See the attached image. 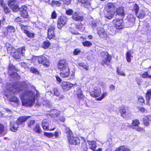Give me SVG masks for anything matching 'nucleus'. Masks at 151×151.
<instances>
[{"mask_svg": "<svg viewBox=\"0 0 151 151\" xmlns=\"http://www.w3.org/2000/svg\"><path fill=\"white\" fill-rule=\"evenodd\" d=\"M50 45V42L48 41H45L42 45L43 47L45 49L48 48Z\"/></svg>", "mask_w": 151, "mask_h": 151, "instance_id": "nucleus-45", "label": "nucleus"}, {"mask_svg": "<svg viewBox=\"0 0 151 151\" xmlns=\"http://www.w3.org/2000/svg\"><path fill=\"white\" fill-rule=\"evenodd\" d=\"M67 19L64 16L60 17L58 19L57 27L61 29L63 26L66 23Z\"/></svg>", "mask_w": 151, "mask_h": 151, "instance_id": "nucleus-8", "label": "nucleus"}, {"mask_svg": "<svg viewBox=\"0 0 151 151\" xmlns=\"http://www.w3.org/2000/svg\"><path fill=\"white\" fill-rule=\"evenodd\" d=\"M8 5L14 12L17 11L19 7L17 4V1L15 0H10L8 1Z\"/></svg>", "mask_w": 151, "mask_h": 151, "instance_id": "nucleus-7", "label": "nucleus"}, {"mask_svg": "<svg viewBox=\"0 0 151 151\" xmlns=\"http://www.w3.org/2000/svg\"><path fill=\"white\" fill-rule=\"evenodd\" d=\"M73 11L72 9H69L66 11L65 13L67 14L68 15H71L72 14L73 15Z\"/></svg>", "mask_w": 151, "mask_h": 151, "instance_id": "nucleus-54", "label": "nucleus"}, {"mask_svg": "<svg viewBox=\"0 0 151 151\" xmlns=\"http://www.w3.org/2000/svg\"><path fill=\"white\" fill-rule=\"evenodd\" d=\"M77 96L78 99H82L84 97L81 90L78 89L77 91Z\"/></svg>", "mask_w": 151, "mask_h": 151, "instance_id": "nucleus-38", "label": "nucleus"}, {"mask_svg": "<svg viewBox=\"0 0 151 151\" xmlns=\"http://www.w3.org/2000/svg\"><path fill=\"white\" fill-rule=\"evenodd\" d=\"M7 50L8 51H10V52H14L15 50L14 48L12 46L8 47L7 49Z\"/></svg>", "mask_w": 151, "mask_h": 151, "instance_id": "nucleus-57", "label": "nucleus"}, {"mask_svg": "<svg viewBox=\"0 0 151 151\" xmlns=\"http://www.w3.org/2000/svg\"><path fill=\"white\" fill-rule=\"evenodd\" d=\"M21 29L23 32L25 33L28 30L27 29L26 26L24 25L23 24H21Z\"/></svg>", "mask_w": 151, "mask_h": 151, "instance_id": "nucleus-53", "label": "nucleus"}, {"mask_svg": "<svg viewBox=\"0 0 151 151\" xmlns=\"http://www.w3.org/2000/svg\"><path fill=\"white\" fill-rule=\"evenodd\" d=\"M139 9V8L138 6L136 4H135L134 5L133 9L134 10L135 14L137 13L138 12Z\"/></svg>", "mask_w": 151, "mask_h": 151, "instance_id": "nucleus-52", "label": "nucleus"}, {"mask_svg": "<svg viewBox=\"0 0 151 151\" xmlns=\"http://www.w3.org/2000/svg\"><path fill=\"white\" fill-rule=\"evenodd\" d=\"M25 51V47H22L17 49V52H14L13 54H12L13 57L15 59H19L20 58L21 55L22 54V56L24 55V53Z\"/></svg>", "mask_w": 151, "mask_h": 151, "instance_id": "nucleus-5", "label": "nucleus"}, {"mask_svg": "<svg viewBox=\"0 0 151 151\" xmlns=\"http://www.w3.org/2000/svg\"><path fill=\"white\" fill-rule=\"evenodd\" d=\"M81 52V50L78 49H76L73 52V54L74 55H77Z\"/></svg>", "mask_w": 151, "mask_h": 151, "instance_id": "nucleus-58", "label": "nucleus"}, {"mask_svg": "<svg viewBox=\"0 0 151 151\" xmlns=\"http://www.w3.org/2000/svg\"><path fill=\"white\" fill-rule=\"evenodd\" d=\"M114 25L115 28L117 29H120L124 28L123 22V20L122 19H114L113 21Z\"/></svg>", "mask_w": 151, "mask_h": 151, "instance_id": "nucleus-6", "label": "nucleus"}, {"mask_svg": "<svg viewBox=\"0 0 151 151\" xmlns=\"http://www.w3.org/2000/svg\"><path fill=\"white\" fill-rule=\"evenodd\" d=\"M9 101L11 102H14L18 104L19 102L18 99L16 96H14L9 99Z\"/></svg>", "mask_w": 151, "mask_h": 151, "instance_id": "nucleus-41", "label": "nucleus"}, {"mask_svg": "<svg viewBox=\"0 0 151 151\" xmlns=\"http://www.w3.org/2000/svg\"><path fill=\"white\" fill-rule=\"evenodd\" d=\"M58 67V69L60 70L68 68V65L65 60H61L59 61Z\"/></svg>", "mask_w": 151, "mask_h": 151, "instance_id": "nucleus-11", "label": "nucleus"}, {"mask_svg": "<svg viewBox=\"0 0 151 151\" xmlns=\"http://www.w3.org/2000/svg\"><path fill=\"white\" fill-rule=\"evenodd\" d=\"M41 125L43 129L46 130H48L49 122L47 119H44L42 122Z\"/></svg>", "mask_w": 151, "mask_h": 151, "instance_id": "nucleus-24", "label": "nucleus"}, {"mask_svg": "<svg viewBox=\"0 0 151 151\" xmlns=\"http://www.w3.org/2000/svg\"><path fill=\"white\" fill-rule=\"evenodd\" d=\"M135 14L139 19L143 18L145 15L144 11L142 9H140Z\"/></svg>", "mask_w": 151, "mask_h": 151, "instance_id": "nucleus-27", "label": "nucleus"}, {"mask_svg": "<svg viewBox=\"0 0 151 151\" xmlns=\"http://www.w3.org/2000/svg\"><path fill=\"white\" fill-rule=\"evenodd\" d=\"M34 130L36 133L40 134L42 132V130L40 128V124H37L35 126L34 129Z\"/></svg>", "mask_w": 151, "mask_h": 151, "instance_id": "nucleus-34", "label": "nucleus"}, {"mask_svg": "<svg viewBox=\"0 0 151 151\" xmlns=\"http://www.w3.org/2000/svg\"><path fill=\"white\" fill-rule=\"evenodd\" d=\"M76 84H73L69 82L63 81L61 83V86L63 89L68 90L72 87L76 85Z\"/></svg>", "mask_w": 151, "mask_h": 151, "instance_id": "nucleus-9", "label": "nucleus"}, {"mask_svg": "<svg viewBox=\"0 0 151 151\" xmlns=\"http://www.w3.org/2000/svg\"><path fill=\"white\" fill-rule=\"evenodd\" d=\"M117 14L122 17H124L125 15V13L124 11L123 7L122 6L119 7L116 10Z\"/></svg>", "mask_w": 151, "mask_h": 151, "instance_id": "nucleus-29", "label": "nucleus"}, {"mask_svg": "<svg viewBox=\"0 0 151 151\" xmlns=\"http://www.w3.org/2000/svg\"><path fill=\"white\" fill-rule=\"evenodd\" d=\"M91 26L93 29L95 28L97 26V23L95 21L91 22Z\"/></svg>", "mask_w": 151, "mask_h": 151, "instance_id": "nucleus-62", "label": "nucleus"}, {"mask_svg": "<svg viewBox=\"0 0 151 151\" xmlns=\"http://www.w3.org/2000/svg\"><path fill=\"white\" fill-rule=\"evenodd\" d=\"M55 29L54 26H52L49 28L47 32V37L49 39H54L55 37Z\"/></svg>", "mask_w": 151, "mask_h": 151, "instance_id": "nucleus-12", "label": "nucleus"}, {"mask_svg": "<svg viewBox=\"0 0 151 151\" xmlns=\"http://www.w3.org/2000/svg\"><path fill=\"white\" fill-rule=\"evenodd\" d=\"M25 34L29 38H33L34 37L35 34L34 33L28 31L26 32Z\"/></svg>", "mask_w": 151, "mask_h": 151, "instance_id": "nucleus-44", "label": "nucleus"}, {"mask_svg": "<svg viewBox=\"0 0 151 151\" xmlns=\"http://www.w3.org/2000/svg\"><path fill=\"white\" fill-rule=\"evenodd\" d=\"M7 133V130L5 128L4 126L0 124V136H3L5 135Z\"/></svg>", "mask_w": 151, "mask_h": 151, "instance_id": "nucleus-28", "label": "nucleus"}, {"mask_svg": "<svg viewBox=\"0 0 151 151\" xmlns=\"http://www.w3.org/2000/svg\"><path fill=\"white\" fill-rule=\"evenodd\" d=\"M65 132L67 134V137L69 136H72L73 135V134L71 131L70 130L69 128L66 127L65 129Z\"/></svg>", "mask_w": 151, "mask_h": 151, "instance_id": "nucleus-42", "label": "nucleus"}, {"mask_svg": "<svg viewBox=\"0 0 151 151\" xmlns=\"http://www.w3.org/2000/svg\"><path fill=\"white\" fill-rule=\"evenodd\" d=\"M73 19L76 21L81 22L83 20V17L80 16L77 12H75L72 15Z\"/></svg>", "mask_w": 151, "mask_h": 151, "instance_id": "nucleus-22", "label": "nucleus"}, {"mask_svg": "<svg viewBox=\"0 0 151 151\" xmlns=\"http://www.w3.org/2000/svg\"><path fill=\"white\" fill-rule=\"evenodd\" d=\"M50 92L52 94V93H53L54 95L57 96H59L60 94L59 91L55 88H54L53 91H51Z\"/></svg>", "mask_w": 151, "mask_h": 151, "instance_id": "nucleus-40", "label": "nucleus"}, {"mask_svg": "<svg viewBox=\"0 0 151 151\" xmlns=\"http://www.w3.org/2000/svg\"><path fill=\"white\" fill-rule=\"evenodd\" d=\"M28 116H20L17 120L16 122L18 125H22L24 126V124L26 121V120L29 118Z\"/></svg>", "mask_w": 151, "mask_h": 151, "instance_id": "nucleus-18", "label": "nucleus"}, {"mask_svg": "<svg viewBox=\"0 0 151 151\" xmlns=\"http://www.w3.org/2000/svg\"><path fill=\"white\" fill-rule=\"evenodd\" d=\"M118 148L119 151H130L127 147L124 146H122Z\"/></svg>", "mask_w": 151, "mask_h": 151, "instance_id": "nucleus-46", "label": "nucleus"}, {"mask_svg": "<svg viewBox=\"0 0 151 151\" xmlns=\"http://www.w3.org/2000/svg\"><path fill=\"white\" fill-rule=\"evenodd\" d=\"M63 1L64 4L68 5L70 3L71 0H63Z\"/></svg>", "mask_w": 151, "mask_h": 151, "instance_id": "nucleus-64", "label": "nucleus"}, {"mask_svg": "<svg viewBox=\"0 0 151 151\" xmlns=\"http://www.w3.org/2000/svg\"><path fill=\"white\" fill-rule=\"evenodd\" d=\"M4 8V12L6 13H8L10 12V10L7 6H5L4 5V6H2Z\"/></svg>", "mask_w": 151, "mask_h": 151, "instance_id": "nucleus-59", "label": "nucleus"}, {"mask_svg": "<svg viewBox=\"0 0 151 151\" xmlns=\"http://www.w3.org/2000/svg\"><path fill=\"white\" fill-rule=\"evenodd\" d=\"M135 20L134 16L131 14H129L125 19V23L128 27H132L134 24Z\"/></svg>", "mask_w": 151, "mask_h": 151, "instance_id": "nucleus-4", "label": "nucleus"}, {"mask_svg": "<svg viewBox=\"0 0 151 151\" xmlns=\"http://www.w3.org/2000/svg\"><path fill=\"white\" fill-rule=\"evenodd\" d=\"M44 135L48 137L51 138L53 137L54 135L52 133H50L48 132H45L44 133Z\"/></svg>", "mask_w": 151, "mask_h": 151, "instance_id": "nucleus-48", "label": "nucleus"}, {"mask_svg": "<svg viewBox=\"0 0 151 151\" xmlns=\"http://www.w3.org/2000/svg\"><path fill=\"white\" fill-rule=\"evenodd\" d=\"M114 11H109L107 10L104 13L105 16L107 19H110L113 17L115 13Z\"/></svg>", "mask_w": 151, "mask_h": 151, "instance_id": "nucleus-23", "label": "nucleus"}, {"mask_svg": "<svg viewBox=\"0 0 151 151\" xmlns=\"http://www.w3.org/2000/svg\"><path fill=\"white\" fill-rule=\"evenodd\" d=\"M101 55L103 57L101 64L103 65H109L111 59V56L109 55L106 51H102L101 52Z\"/></svg>", "mask_w": 151, "mask_h": 151, "instance_id": "nucleus-2", "label": "nucleus"}, {"mask_svg": "<svg viewBox=\"0 0 151 151\" xmlns=\"http://www.w3.org/2000/svg\"><path fill=\"white\" fill-rule=\"evenodd\" d=\"M107 95V92H104L102 94V96L99 98L96 99L97 101H101Z\"/></svg>", "mask_w": 151, "mask_h": 151, "instance_id": "nucleus-49", "label": "nucleus"}, {"mask_svg": "<svg viewBox=\"0 0 151 151\" xmlns=\"http://www.w3.org/2000/svg\"><path fill=\"white\" fill-rule=\"evenodd\" d=\"M116 72L119 75H120L124 76H125L126 75L124 72L122 71H120L118 68H117Z\"/></svg>", "mask_w": 151, "mask_h": 151, "instance_id": "nucleus-50", "label": "nucleus"}, {"mask_svg": "<svg viewBox=\"0 0 151 151\" xmlns=\"http://www.w3.org/2000/svg\"><path fill=\"white\" fill-rule=\"evenodd\" d=\"M61 71L60 74V76L62 77H67L69 76L70 73L69 68L61 70Z\"/></svg>", "mask_w": 151, "mask_h": 151, "instance_id": "nucleus-21", "label": "nucleus"}, {"mask_svg": "<svg viewBox=\"0 0 151 151\" xmlns=\"http://www.w3.org/2000/svg\"><path fill=\"white\" fill-rule=\"evenodd\" d=\"M132 54V52L131 51H127L126 53V59L127 62H130L131 61V58L133 57L131 55Z\"/></svg>", "mask_w": 151, "mask_h": 151, "instance_id": "nucleus-32", "label": "nucleus"}, {"mask_svg": "<svg viewBox=\"0 0 151 151\" xmlns=\"http://www.w3.org/2000/svg\"><path fill=\"white\" fill-rule=\"evenodd\" d=\"M139 124V122L138 120L135 119L133 121L132 124L133 126H135V127L134 128L135 129L138 131H140L142 132H144L145 130L143 128H141L138 126Z\"/></svg>", "mask_w": 151, "mask_h": 151, "instance_id": "nucleus-15", "label": "nucleus"}, {"mask_svg": "<svg viewBox=\"0 0 151 151\" xmlns=\"http://www.w3.org/2000/svg\"><path fill=\"white\" fill-rule=\"evenodd\" d=\"M52 2L53 5H55L57 6H60L61 4V3L59 1H55L52 0Z\"/></svg>", "mask_w": 151, "mask_h": 151, "instance_id": "nucleus-61", "label": "nucleus"}, {"mask_svg": "<svg viewBox=\"0 0 151 151\" xmlns=\"http://www.w3.org/2000/svg\"><path fill=\"white\" fill-rule=\"evenodd\" d=\"M60 114V111L57 109H52L51 110L50 116L52 117H57Z\"/></svg>", "mask_w": 151, "mask_h": 151, "instance_id": "nucleus-25", "label": "nucleus"}, {"mask_svg": "<svg viewBox=\"0 0 151 151\" xmlns=\"http://www.w3.org/2000/svg\"><path fill=\"white\" fill-rule=\"evenodd\" d=\"M68 140L70 144L77 145L79 143L80 140L77 137H73V135L68 137Z\"/></svg>", "mask_w": 151, "mask_h": 151, "instance_id": "nucleus-10", "label": "nucleus"}, {"mask_svg": "<svg viewBox=\"0 0 151 151\" xmlns=\"http://www.w3.org/2000/svg\"><path fill=\"white\" fill-rule=\"evenodd\" d=\"M89 147L90 149L93 151H94L96 147V142L94 141L89 142Z\"/></svg>", "mask_w": 151, "mask_h": 151, "instance_id": "nucleus-30", "label": "nucleus"}, {"mask_svg": "<svg viewBox=\"0 0 151 151\" xmlns=\"http://www.w3.org/2000/svg\"><path fill=\"white\" fill-rule=\"evenodd\" d=\"M143 122L144 125L146 126H148L149 125L148 119L147 116H144L143 118Z\"/></svg>", "mask_w": 151, "mask_h": 151, "instance_id": "nucleus-37", "label": "nucleus"}, {"mask_svg": "<svg viewBox=\"0 0 151 151\" xmlns=\"http://www.w3.org/2000/svg\"><path fill=\"white\" fill-rule=\"evenodd\" d=\"M78 65L79 68L81 69L84 68L86 70H88V67L84 63H78Z\"/></svg>", "mask_w": 151, "mask_h": 151, "instance_id": "nucleus-36", "label": "nucleus"}, {"mask_svg": "<svg viewBox=\"0 0 151 151\" xmlns=\"http://www.w3.org/2000/svg\"><path fill=\"white\" fill-rule=\"evenodd\" d=\"M138 102L140 103V104H142L144 103V100L141 97H139L138 99Z\"/></svg>", "mask_w": 151, "mask_h": 151, "instance_id": "nucleus-60", "label": "nucleus"}, {"mask_svg": "<svg viewBox=\"0 0 151 151\" xmlns=\"http://www.w3.org/2000/svg\"><path fill=\"white\" fill-rule=\"evenodd\" d=\"M38 62L39 63L42 64L43 65L47 67L49 65V62L45 56H42L38 58Z\"/></svg>", "mask_w": 151, "mask_h": 151, "instance_id": "nucleus-13", "label": "nucleus"}, {"mask_svg": "<svg viewBox=\"0 0 151 151\" xmlns=\"http://www.w3.org/2000/svg\"><path fill=\"white\" fill-rule=\"evenodd\" d=\"M27 85L25 81L19 82L16 86L12 88L10 93L11 94L19 93L20 95L22 105L26 106L32 105L39 95V92L37 91L36 96L33 92L30 90H26Z\"/></svg>", "mask_w": 151, "mask_h": 151, "instance_id": "nucleus-1", "label": "nucleus"}, {"mask_svg": "<svg viewBox=\"0 0 151 151\" xmlns=\"http://www.w3.org/2000/svg\"><path fill=\"white\" fill-rule=\"evenodd\" d=\"M105 8L107 10L109 11H114V13H115L116 10L115 6L113 3H111L107 4L105 6Z\"/></svg>", "mask_w": 151, "mask_h": 151, "instance_id": "nucleus-17", "label": "nucleus"}, {"mask_svg": "<svg viewBox=\"0 0 151 151\" xmlns=\"http://www.w3.org/2000/svg\"><path fill=\"white\" fill-rule=\"evenodd\" d=\"M127 108L126 106H124L121 108L120 109L121 115L123 118H125L126 116L127 112H126V110Z\"/></svg>", "mask_w": 151, "mask_h": 151, "instance_id": "nucleus-35", "label": "nucleus"}, {"mask_svg": "<svg viewBox=\"0 0 151 151\" xmlns=\"http://www.w3.org/2000/svg\"><path fill=\"white\" fill-rule=\"evenodd\" d=\"M35 122L34 120H30L28 123V126L29 127H32L33 124Z\"/></svg>", "mask_w": 151, "mask_h": 151, "instance_id": "nucleus-51", "label": "nucleus"}, {"mask_svg": "<svg viewBox=\"0 0 151 151\" xmlns=\"http://www.w3.org/2000/svg\"><path fill=\"white\" fill-rule=\"evenodd\" d=\"M8 68V73L9 75L11 76L12 77H15L17 79L20 78V76L16 72V71H18V69L14 65L9 64Z\"/></svg>", "mask_w": 151, "mask_h": 151, "instance_id": "nucleus-3", "label": "nucleus"}, {"mask_svg": "<svg viewBox=\"0 0 151 151\" xmlns=\"http://www.w3.org/2000/svg\"><path fill=\"white\" fill-rule=\"evenodd\" d=\"M146 99L147 100V105H150L149 100L151 98V90H148L146 93Z\"/></svg>", "mask_w": 151, "mask_h": 151, "instance_id": "nucleus-31", "label": "nucleus"}, {"mask_svg": "<svg viewBox=\"0 0 151 151\" xmlns=\"http://www.w3.org/2000/svg\"><path fill=\"white\" fill-rule=\"evenodd\" d=\"M30 71L32 73L36 74L38 73V71L36 68L31 67L30 69Z\"/></svg>", "mask_w": 151, "mask_h": 151, "instance_id": "nucleus-56", "label": "nucleus"}, {"mask_svg": "<svg viewBox=\"0 0 151 151\" xmlns=\"http://www.w3.org/2000/svg\"><path fill=\"white\" fill-rule=\"evenodd\" d=\"M89 0H79L78 1L81 3V6L87 9H89L91 6V4L89 2Z\"/></svg>", "mask_w": 151, "mask_h": 151, "instance_id": "nucleus-20", "label": "nucleus"}, {"mask_svg": "<svg viewBox=\"0 0 151 151\" xmlns=\"http://www.w3.org/2000/svg\"><path fill=\"white\" fill-rule=\"evenodd\" d=\"M101 94V90L100 88H95L94 91L90 93L91 95L93 97H98Z\"/></svg>", "mask_w": 151, "mask_h": 151, "instance_id": "nucleus-19", "label": "nucleus"}, {"mask_svg": "<svg viewBox=\"0 0 151 151\" xmlns=\"http://www.w3.org/2000/svg\"><path fill=\"white\" fill-rule=\"evenodd\" d=\"M81 149L82 151H87L88 147L86 143H84L83 144Z\"/></svg>", "mask_w": 151, "mask_h": 151, "instance_id": "nucleus-55", "label": "nucleus"}, {"mask_svg": "<svg viewBox=\"0 0 151 151\" xmlns=\"http://www.w3.org/2000/svg\"><path fill=\"white\" fill-rule=\"evenodd\" d=\"M82 44L85 47H90L92 45V42L88 41H85L83 42Z\"/></svg>", "mask_w": 151, "mask_h": 151, "instance_id": "nucleus-39", "label": "nucleus"}, {"mask_svg": "<svg viewBox=\"0 0 151 151\" xmlns=\"http://www.w3.org/2000/svg\"><path fill=\"white\" fill-rule=\"evenodd\" d=\"M6 29L7 33H14L15 31V28L12 26L10 25L8 26L6 28Z\"/></svg>", "mask_w": 151, "mask_h": 151, "instance_id": "nucleus-33", "label": "nucleus"}, {"mask_svg": "<svg viewBox=\"0 0 151 151\" xmlns=\"http://www.w3.org/2000/svg\"><path fill=\"white\" fill-rule=\"evenodd\" d=\"M27 9V7L25 6H22L20 9V14L21 16L24 18H27L28 17Z\"/></svg>", "mask_w": 151, "mask_h": 151, "instance_id": "nucleus-16", "label": "nucleus"}, {"mask_svg": "<svg viewBox=\"0 0 151 151\" xmlns=\"http://www.w3.org/2000/svg\"><path fill=\"white\" fill-rule=\"evenodd\" d=\"M18 126V125L16 123H14L13 122H10V129L12 131L16 132L17 131Z\"/></svg>", "mask_w": 151, "mask_h": 151, "instance_id": "nucleus-26", "label": "nucleus"}, {"mask_svg": "<svg viewBox=\"0 0 151 151\" xmlns=\"http://www.w3.org/2000/svg\"><path fill=\"white\" fill-rule=\"evenodd\" d=\"M14 21L20 25L23 22V21L22 19L19 17L16 18L15 19Z\"/></svg>", "mask_w": 151, "mask_h": 151, "instance_id": "nucleus-43", "label": "nucleus"}, {"mask_svg": "<svg viewBox=\"0 0 151 151\" xmlns=\"http://www.w3.org/2000/svg\"><path fill=\"white\" fill-rule=\"evenodd\" d=\"M142 77L144 78H151V76H149L147 72H145L142 75Z\"/></svg>", "mask_w": 151, "mask_h": 151, "instance_id": "nucleus-47", "label": "nucleus"}, {"mask_svg": "<svg viewBox=\"0 0 151 151\" xmlns=\"http://www.w3.org/2000/svg\"><path fill=\"white\" fill-rule=\"evenodd\" d=\"M97 33L100 37L101 38H106L107 37L106 32L104 28L102 27L97 28Z\"/></svg>", "mask_w": 151, "mask_h": 151, "instance_id": "nucleus-14", "label": "nucleus"}, {"mask_svg": "<svg viewBox=\"0 0 151 151\" xmlns=\"http://www.w3.org/2000/svg\"><path fill=\"white\" fill-rule=\"evenodd\" d=\"M137 109L140 111L142 112H144L145 111V108L141 106H137Z\"/></svg>", "mask_w": 151, "mask_h": 151, "instance_id": "nucleus-63", "label": "nucleus"}]
</instances>
